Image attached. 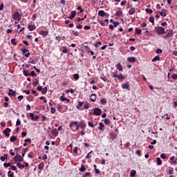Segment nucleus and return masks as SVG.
<instances>
[{
    "instance_id": "obj_1",
    "label": "nucleus",
    "mask_w": 177,
    "mask_h": 177,
    "mask_svg": "<svg viewBox=\"0 0 177 177\" xmlns=\"http://www.w3.org/2000/svg\"><path fill=\"white\" fill-rule=\"evenodd\" d=\"M70 128H71L72 131L75 132V131H78L80 129V125L78 126V122L77 121H73L71 122L69 124Z\"/></svg>"
},
{
    "instance_id": "obj_2",
    "label": "nucleus",
    "mask_w": 177,
    "mask_h": 177,
    "mask_svg": "<svg viewBox=\"0 0 177 177\" xmlns=\"http://www.w3.org/2000/svg\"><path fill=\"white\" fill-rule=\"evenodd\" d=\"M154 31L158 35H162V34L165 33V29L161 26L155 27Z\"/></svg>"
},
{
    "instance_id": "obj_3",
    "label": "nucleus",
    "mask_w": 177,
    "mask_h": 177,
    "mask_svg": "<svg viewBox=\"0 0 177 177\" xmlns=\"http://www.w3.org/2000/svg\"><path fill=\"white\" fill-rule=\"evenodd\" d=\"M13 20H17V21H20L21 20V17L20 16V13L19 12H16L12 16Z\"/></svg>"
},
{
    "instance_id": "obj_4",
    "label": "nucleus",
    "mask_w": 177,
    "mask_h": 177,
    "mask_svg": "<svg viewBox=\"0 0 177 177\" xmlns=\"http://www.w3.org/2000/svg\"><path fill=\"white\" fill-rule=\"evenodd\" d=\"M22 55H24L25 57H30V50L26 48L21 49Z\"/></svg>"
},
{
    "instance_id": "obj_5",
    "label": "nucleus",
    "mask_w": 177,
    "mask_h": 177,
    "mask_svg": "<svg viewBox=\"0 0 177 177\" xmlns=\"http://www.w3.org/2000/svg\"><path fill=\"white\" fill-rule=\"evenodd\" d=\"M93 114L94 115H102V109L100 108H95L93 110Z\"/></svg>"
},
{
    "instance_id": "obj_6",
    "label": "nucleus",
    "mask_w": 177,
    "mask_h": 177,
    "mask_svg": "<svg viewBox=\"0 0 177 177\" xmlns=\"http://www.w3.org/2000/svg\"><path fill=\"white\" fill-rule=\"evenodd\" d=\"M24 158L23 157H21V156L20 155H16L14 157V160L15 161V162H21V161H23Z\"/></svg>"
},
{
    "instance_id": "obj_7",
    "label": "nucleus",
    "mask_w": 177,
    "mask_h": 177,
    "mask_svg": "<svg viewBox=\"0 0 177 177\" xmlns=\"http://www.w3.org/2000/svg\"><path fill=\"white\" fill-rule=\"evenodd\" d=\"M57 109L59 113H64V111H63V105L60 104H57Z\"/></svg>"
},
{
    "instance_id": "obj_8",
    "label": "nucleus",
    "mask_w": 177,
    "mask_h": 177,
    "mask_svg": "<svg viewBox=\"0 0 177 177\" xmlns=\"http://www.w3.org/2000/svg\"><path fill=\"white\" fill-rule=\"evenodd\" d=\"M174 35V30H169V32L164 36V38H170V37H172Z\"/></svg>"
},
{
    "instance_id": "obj_9",
    "label": "nucleus",
    "mask_w": 177,
    "mask_h": 177,
    "mask_svg": "<svg viewBox=\"0 0 177 177\" xmlns=\"http://www.w3.org/2000/svg\"><path fill=\"white\" fill-rule=\"evenodd\" d=\"M30 117L32 121H37L38 120V116L37 115H34V113H30Z\"/></svg>"
},
{
    "instance_id": "obj_10",
    "label": "nucleus",
    "mask_w": 177,
    "mask_h": 177,
    "mask_svg": "<svg viewBox=\"0 0 177 177\" xmlns=\"http://www.w3.org/2000/svg\"><path fill=\"white\" fill-rule=\"evenodd\" d=\"M10 129H9V128H6L3 131V133H4V135H6V136H10V133H9V132H10Z\"/></svg>"
},
{
    "instance_id": "obj_11",
    "label": "nucleus",
    "mask_w": 177,
    "mask_h": 177,
    "mask_svg": "<svg viewBox=\"0 0 177 177\" xmlns=\"http://www.w3.org/2000/svg\"><path fill=\"white\" fill-rule=\"evenodd\" d=\"M136 12V10L135 9V8H131L129 10V15H130V16H132V15H135Z\"/></svg>"
},
{
    "instance_id": "obj_12",
    "label": "nucleus",
    "mask_w": 177,
    "mask_h": 177,
    "mask_svg": "<svg viewBox=\"0 0 177 177\" xmlns=\"http://www.w3.org/2000/svg\"><path fill=\"white\" fill-rule=\"evenodd\" d=\"M127 60L130 63H135V62H136V58L134 57H129L127 58Z\"/></svg>"
},
{
    "instance_id": "obj_13",
    "label": "nucleus",
    "mask_w": 177,
    "mask_h": 177,
    "mask_svg": "<svg viewBox=\"0 0 177 177\" xmlns=\"http://www.w3.org/2000/svg\"><path fill=\"white\" fill-rule=\"evenodd\" d=\"M77 15V12H75V11H72L71 12V16H69L68 17V19H74V17H75V15Z\"/></svg>"
},
{
    "instance_id": "obj_14",
    "label": "nucleus",
    "mask_w": 177,
    "mask_h": 177,
    "mask_svg": "<svg viewBox=\"0 0 177 177\" xmlns=\"http://www.w3.org/2000/svg\"><path fill=\"white\" fill-rule=\"evenodd\" d=\"M115 138H117V133H111V134H110V140H114V139H115Z\"/></svg>"
},
{
    "instance_id": "obj_15",
    "label": "nucleus",
    "mask_w": 177,
    "mask_h": 177,
    "mask_svg": "<svg viewBox=\"0 0 177 177\" xmlns=\"http://www.w3.org/2000/svg\"><path fill=\"white\" fill-rule=\"evenodd\" d=\"M79 127L80 128H81V129H85V128H86V124H85V123L80 122L79 123Z\"/></svg>"
},
{
    "instance_id": "obj_16",
    "label": "nucleus",
    "mask_w": 177,
    "mask_h": 177,
    "mask_svg": "<svg viewBox=\"0 0 177 177\" xmlns=\"http://www.w3.org/2000/svg\"><path fill=\"white\" fill-rule=\"evenodd\" d=\"M28 28L29 31H34V30H35V28H37V27L35 26V25H29L28 26Z\"/></svg>"
},
{
    "instance_id": "obj_17",
    "label": "nucleus",
    "mask_w": 177,
    "mask_h": 177,
    "mask_svg": "<svg viewBox=\"0 0 177 177\" xmlns=\"http://www.w3.org/2000/svg\"><path fill=\"white\" fill-rule=\"evenodd\" d=\"M15 95H16V91H13L12 89H10L8 96H15Z\"/></svg>"
},
{
    "instance_id": "obj_18",
    "label": "nucleus",
    "mask_w": 177,
    "mask_h": 177,
    "mask_svg": "<svg viewBox=\"0 0 177 177\" xmlns=\"http://www.w3.org/2000/svg\"><path fill=\"white\" fill-rule=\"evenodd\" d=\"M116 68H117V70H118V71H122V65H121L120 63H118L116 65Z\"/></svg>"
},
{
    "instance_id": "obj_19",
    "label": "nucleus",
    "mask_w": 177,
    "mask_h": 177,
    "mask_svg": "<svg viewBox=\"0 0 177 177\" xmlns=\"http://www.w3.org/2000/svg\"><path fill=\"white\" fill-rule=\"evenodd\" d=\"M1 161H5V160H8V154L5 153L4 156L0 157Z\"/></svg>"
},
{
    "instance_id": "obj_20",
    "label": "nucleus",
    "mask_w": 177,
    "mask_h": 177,
    "mask_svg": "<svg viewBox=\"0 0 177 177\" xmlns=\"http://www.w3.org/2000/svg\"><path fill=\"white\" fill-rule=\"evenodd\" d=\"M98 15L101 17H104L106 12L104 10H100L98 12Z\"/></svg>"
},
{
    "instance_id": "obj_21",
    "label": "nucleus",
    "mask_w": 177,
    "mask_h": 177,
    "mask_svg": "<svg viewBox=\"0 0 177 177\" xmlns=\"http://www.w3.org/2000/svg\"><path fill=\"white\" fill-rule=\"evenodd\" d=\"M44 167H45V163H44V162H41L38 165L39 169H43Z\"/></svg>"
},
{
    "instance_id": "obj_22",
    "label": "nucleus",
    "mask_w": 177,
    "mask_h": 177,
    "mask_svg": "<svg viewBox=\"0 0 177 177\" xmlns=\"http://www.w3.org/2000/svg\"><path fill=\"white\" fill-rule=\"evenodd\" d=\"M91 102H96V94H91Z\"/></svg>"
},
{
    "instance_id": "obj_23",
    "label": "nucleus",
    "mask_w": 177,
    "mask_h": 177,
    "mask_svg": "<svg viewBox=\"0 0 177 177\" xmlns=\"http://www.w3.org/2000/svg\"><path fill=\"white\" fill-rule=\"evenodd\" d=\"M122 89H129V84L128 83L122 84Z\"/></svg>"
},
{
    "instance_id": "obj_24",
    "label": "nucleus",
    "mask_w": 177,
    "mask_h": 177,
    "mask_svg": "<svg viewBox=\"0 0 177 177\" xmlns=\"http://www.w3.org/2000/svg\"><path fill=\"white\" fill-rule=\"evenodd\" d=\"M52 133L55 136H57L59 135V132L57 131V129H54L52 130Z\"/></svg>"
},
{
    "instance_id": "obj_25",
    "label": "nucleus",
    "mask_w": 177,
    "mask_h": 177,
    "mask_svg": "<svg viewBox=\"0 0 177 177\" xmlns=\"http://www.w3.org/2000/svg\"><path fill=\"white\" fill-rule=\"evenodd\" d=\"M10 140L12 143H13V142H15V140H17V138H16V136H12L10 137Z\"/></svg>"
},
{
    "instance_id": "obj_26",
    "label": "nucleus",
    "mask_w": 177,
    "mask_h": 177,
    "mask_svg": "<svg viewBox=\"0 0 177 177\" xmlns=\"http://www.w3.org/2000/svg\"><path fill=\"white\" fill-rule=\"evenodd\" d=\"M99 127L98 129H100V131L103 130V128H104V124L102 122H100L99 123Z\"/></svg>"
},
{
    "instance_id": "obj_27",
    "label": "nucleus",
    "mask_w": 177,
    "mask_h": 177,
    "mask_svg": "<svg viewBox=\"0 0 177 177\" xmlns=\"http://www.w3.org/2000/svg\"><path fill=\"white\" fill-rule=\"evenodd\" d=\"M40 35H43L44 37H46V35H48V31L41 30L40 31Z\"/></svg>"
},
{
    "instance_id": "obj_28",
    "label": "nucleus",
    "mask_w": 177,
    "mask_h": 177,
    "mask_svg": "<svg viewBox=\"0 0 177 177\" xmlns=\"http://www.w3.org/2000/svg\"><path fill=\"white\" fill-rule=\"evenodd\" d=\"M130 175L131 177H135L136 176V170H131L130 172Z\"/></svg>"
},
{
    "instance_id": "obj_29",
    "label": "nucleus",
    "mask_w": 177,
    "mask_h": 177,
    "mask_svg": "<svg viewBox=\"0 0 177 177\" xmlns=\"http://www.w3.org/2000/svg\"><path fill=\"white\" fill-rule=\"evenodd\" d=\"M158 165H161L162 164V160H161V158H157L156 159Z\"/></svg>"
},
{
    "instance_id": "obj_30",
    "label": "nucleus",
    "mask_w": 177,
    "mask_h": 177,
    "mask_svg": "<svg viewBox=\"0 0 177 177\" xmlns=\"http://www.w3.org/2000/svg\"><path fill=\"white\" fill-rule=\"evenodd\" d=\"M48 92V87H44V88L41 89V93L43 95H45Z\"/></svg>"
},
{
    "instance_id": "obj_31",
    "label": "nucleus",
    "mask_w": 177,
    "mask_h": 177,
    "mask_svg": "<svg viewBox=\"0 0 177 177\" xmlns=\"http://www.w3.org/2000/svg\"><path fill=\"white\" fill-rule=\"evenodd\" d=\"M23 74H24V75H25V77H28V76H30V73H28V71H26V70H24V71H23Z\"/></svg>"
},
{
    "instance_id": "obj_32",
    "label": "nucleus",
    "mask_w": 177,
    "mask_h": 177,
    "mask_svg": "<svg viewBox=\"0 0 177 177\" xmlns=\"http://www.w3.org/2000/svg\"><path fill=\"white\" fill-rule=\"evenodd\" d=\"M136 32L138 35H140V34H142V30H140L138 28H136Z\"/></svg>"
},
{
    "instance_id": "obj_33",
    "label": "nucleus",
    "mask_w": 177,
    "mask_h": 177,
    "mask_svg": "<svg viewBox=\"0 0 177 177\" xmlns=\"http://www.w3.org/2000/svg\"><path fill=\"white\" fill-rule=\"evenodd\" d=\"M79 171L80 172H84V171H85V165H82L81 167L79 169Z\"/></svg>"
},
{
    "instance_id": "obj_34",
    "label": "nucleus",
    "mask_w": 177,
    "mask_h": 177,
    "mask_svg": "<svg viewBox=\"0 0 177 177\" xmlns=\"http://www.w3.org/2000/svg\"><path fill=\"white\" fill-rule=\"evenodd\" d=\"M30 75H31V77H33V78H35V77H37V73H35V71H32L30 72Z\"/></svg>"
},
{
    "instance_id": "obj_35",
    "label": "nucleus",
    "mask_w": 177,
    "mask_h": 177,
    "mask_svg": "<svg viewBox=\"0 0 177 177\" xmlns=\"http://www.w3.org/2000/svg\"><path fill=\"white\" fill-rule=\"evenodd\" d=\"M118 80H125V77H124L122 75V74H120V75H118V77H117Z\"/></svg>"
},
{
    "instance_id": "obj_36",
    "label": "nucleus",
    "mask_w": 177,
    "mask_h": 177,
    "mask_svg": "<svg viewBox=\"0 0 177 177\" xmlns=\"http://www.w3.org/2000/svg\"><path fill=\"white\" fill-rule=\"evenodd\" d=\"M106 103H107V100H106V99H104V98L101 99V100H100L101 104H106Z\"/></svg>"
},
{
    "instance_id": "obj_37",
    "label": "nucleus",
    "mask_w": 177,
    "mask_h": 177,
    "mask_svg": "<svg viewBox=\"0 0 177 177\" xmlns=\"http://www.w3.org/2000/svg\"><path fill=\"white\" fill-rule=\"evenodd\" d=\"M122 15V11H118L116 12L115 16L120 17V16H121Z\"/></svg>"
},
{
    "instance_id": "obj_38",
    "label": "nucleus",
    "mask_w": 177,
    "mask_h": 177,
    "mask_svg": "<svg viewBox=\"0 0 177 177\" xmlns=\"http://www.w3.org/2000/svg\"><path fill=\"white\" fill-rule=\"evenodd\" d=\"M158 60H160V56L157 55L152 59V62H158Z\"/></svg>"
},
{
    "instance_id": "obj_39",
    "label": "nucleus",
    "mask_w": 177,
    "mask_h": 177,
    "mask_svg": "<svg viewBox=\"0 0 177 177\" xmlns=\"http://www.w3.org/2000/svg\"><path fill=\"white\" fill-rule=\"evenodd\" d=\"M149 21H150V23H152V26H154V17H149Z\"/></svg>"
},
{
    "instance_id": "obj_40",
    "label": "nucleus",
    "mask_w": 177,
    "mask_h": 177,
    "mask_svg": "<svg viewBox=\"0 0 177 177\" xmlns=\"http://www.w3.org/2000/svg\"><path fill=\"white\" fill-rule=\"evenodd\" d=\"M73 77L77 81V80L80 79V75H78V73H75L73 75Z\"/></svg>"
},
{
    "instance_id": "obj_41",
    "label": "nucleus",
    "mask_w": 177,
    "mask_h": 177,
    "mask_svg": "<svg viewBox=\"0 0 177 177\" xmlns=\"http://www.w3.org/2000/svg\"><path fill=\"white\" fill-rule=\"evenodd\" d=\"M88 127H91V128H93L95 125H93V122L92 121H88Z\"/></svg>"
},
{
    "instance_id": "obj_42",
    "label": "nucleus",
    "mask_w": 177,
    "mask_h": 177,
    "mask_svg": "<svg viewBox=\"0 0 177 177\" xmlns=\"http://www.w3.org/2000/svg\"><path fill=\"white\" fill-rule=\"evenodd\" d=\"M11 44L12 45H15V46L17 45V43H16V39L15 38H13V39H11Z\"/></svg>"
},
{
    "instance_id": "obj_43",
    "label": "nucleus",
    "mask_w": 177,
    "mask_h": 177,
    "mask_svg": "<svg viewBox=\"0 0 177 177\" xmlns=\"http://www.w3.org/2000/svg\"><path fill=\"white\" fill-rule=\"evenodd\" d=\"M50 113H51V114H55V113H56V109L55 107H51Z\"/></svg>"
},
{
    "instance_id": "obj_44",
    "label": "nucleus",
    "mask_w": 177,
    "mask_h": 177,
    "mask_svg": "<svg viewBox=\"0 0 177 177\" xmlns=\"http://www.w3.org/2000/svg\"><path fill=\"white\" fill-rule=\"evenodd\" d=\"M17 166L21 169V168H24V165H21L20 162L17 163Z\"/></svg>"
},
{
    "instance_id": "obj_45",
    "label": "nucleus",
    "mask_w": 177,
    "mask_h": 177,
    "mask_svg": "<svg viewBox=\"0 0 177 177\" xmlns=\"http://www.w3.org/2000/svg\"><path fill=\"white\" fill-rule=\"evenodd\" d=\"M98 23H100V24H101V26H102V27H104V26H106V24H104V21H100V19H97Z\"/></svg>"
},
{
    "instance_id": "obj_46",
    "label": "nucleus",
    "mask_w": 177,
    "mask_h": 177,
    "mask_svg": "<svg viewBox=\"0 0 177 177\" xmlns=\"http://www.w3.org/2000/svg\"><path fill=\"white\" fill-rule=\"evenodd\" d=\"M145 11L147 12V13H153V10H151V8H147L145 9Z\"/></svg>"
},
{
    "instance_id": "obj_47",
    "label": "nucleus",
    "mask_w": 177,
    "mask_h": 177,
    "mask_svg": "<svg viewBox=\"0 0 177 177\" xmlns=\"http://www.w3.org/2000/svg\"><path fill=\"white\" fill-rule=\"evenodd\" d=\"M118 74H117L116 73H112L111 77H113V78H117L118 77Z\"/></svg>"
},
{
    "instance_id": "obj_48",
    "label": "nucleus",
    "mask_w": 177,
    "mask_h": 177,
    "mask_svg": "<svg viewBox=\"0 0 177 177\" xmlns=\"http://www.w3.org/2000/svg\"><path fill=\"white\" fill-rule=\"evenodd\" d=\"M100 45H102V42L98 41V42H97V44H94V46H95V48H99V46H100Z\"/></svg>"
},
{
    "instance_id": "obj_49",
    "label": "nucleus",
    "mask_w": 177,
    "mask_h": 177,
    "mask_svg": "<svg viewBox=\"0 0 177 177\" xmlns=\"http://www.w3.org/2000/svg\"><path fill=\"white\" fill-rule=\"evenodd\" d=\"M72 32L74 34V35H75V37H78V35H80L78 31L73 30Z\"/></svg>"
},
{
    "instance_id": "obj_50",
    "label": "nucleus",
    "mask_w": 177,
    "mask_h": 177,
    "mask_svg": "<svg viewBox=\"0 0 177 177\" xmlns=\"http://www.w3.org/2000/svg\"><path fill=\"white\" fill-rule=\"evenodd\" d=\"M104 122L106 125H109V124H110V120L109 119H104Z\"/></svg>"
},
{
    "instance_id": "obj_51",
    "label": "nucleus",
    "mask_w": 177,
    "mask_h": 177,
    "mask_svg": "<svg viewBox=\"0 0 177 177\" xmlns=\"http://www.w3.org/2000/svg\"><path fill=\"white\" fill-rule=\"evenodd\" d=\"M62 52H63V53H68V50L67 49V48L64 47L62 49Z\"/></svg>"
},
{
    "instance_id": "obj_52",
    "label": "nucleus",
    "mask_w": 177,
    "mask_h": 177,
    "mask_svg": "<svg viewBox=\"0 0 177 177\" xmlns=\"http://www.w3.org/2000/svg\"><path fill=\"white\" fill-rule=\"evenodd\" d=\"M113 27H117L118 26H120V22L115 21V22H113Z\"/></svg>"
},
{
    "instance_id": "obj_53",
    "label": "nucleus",
    "mask_w": 177,
    "mask_h": 177,
    "mask_svg": "<svg viewBox=\"0 0 177 177\" xmlns=\"http://www.w3.org/2000/svg\"><path fill=\"white\" fill-rule=\"evenodd\" d=\"M60 100L62 101V102H66V100H67V98L63 95H62L60 97Z\"/></svg>"
},
{
    "instance_id": "obj_54",
    "label": "nucleus",
    "mask_w": 177,
    "mask_h": 177,
    "mask_svg": "<svg viewBox=\"0 0 177 177\" xmlns=\"http://www.w3.org/2000/svg\"><path fill=\"white\" fill-rule=\"evenodd\" d=\"M84 48H86V50L87 52V53H89L91 50V48L88 47V46H84Z\"/></svg>"
},
{
    "instance_id": "obj_55",
    "label": "nucleus",
    "mask_w": 177,
    "mask_h": 177,
    "mask_svg": "<svg viewBox=\"0 0 177 177\" xmlns=\"http://www.w3.org/2000/svg\"><path fill=\"white\" fill-rule=\"evenodd\" d=\"M12 163H10V162H8V163H4L3 164V166L6 167V168H8V167H10V165H11Z\"/></svg>"
},
{
    "instance_id": "obj_56",
    "label": "nucleus",
    "mask_w": 177,
    "mask_h": 177,
    "mask_svg": "<svg viewBox=\"0 0 177 177\" xmlns=\"http://www.w3.org/2000/svg\"><path fill=\"white\" fill-rule=\"evenodd\" d=\"M83 104H84V102H79V104L76 107L77 109H80V107H82Z\"/></svg>"
},
{
    "instance_id": "obj_57",
    "label": "nucleus",
    "mask_w": 177,
    "mask_h": 177,
    "mask_svg": "<svg viewBox=\"0 0 177 177\" xmlns=\"http://www.w3.org/2000/svg\"><path fill=\"white\" fill-rule=\"evenodd\" d=\"M160 15L162 17H165L167 16V14L162 11L160 12Z\"/></svg>"
},
{
    "instance_id": "obj_58",
    "label": "nucleus",
    "mask_w": 177,
    "mask_h": 177,
    "mask_svg": "<svg viewBox=\"0 0 177 177\" xmlns=\"http://www.w3.org/2000/svg\"><path fill=\"white\" fill-rule=\"evenodd\" d=\"M22 99H24V96H23V95L18 96L19 102H21Z\"/></svg>"
},
{
    "instance_id": "obj_59",
    "label": "nucleus",
    "mask_w": 177,
    "mask_h": 177,
    "mask_svg": "<svg viewBox=\"0 0 177 177\" xmlns=\"http://www.w3.org/2000/svg\"><path fill=\"white\" fill-rule=\"evenodd\" d=\"M100 78L102 80V81H104V82H107V77H106V76H102Z\"/></svg>"
},
{
    "instance_id": "obj_60",
    "label": "nucleus",
    "mask_w": 177,
    "mask_h": 177,
    "mask_svg": "<svg viewBox=\"0 0 177 177\" xmlns=\"http://www.w3.org/2000/svg\"><path fill=\"white\" fill-rule=\"evenodd\" d=\"M92 153V151H90L86 156V159H89L91 158V157H92L91 156H90V154Z\"/></svg>"
},
{
    "instance_id": "obj_61",
    "label": "nucleus",
    "mask_w": 177,
    "mask_h": 177,
    "mask_svg": "<svg viewBox=\"0 0 177 177\" xmlns=\"http://www.w3.org/2000/svg\"><path fill=\"white\" fill-rule=\"evenodd\" d=\"M171 78H173V80H177V74L174 73L172 75Z\"/></svg>"
},
{
    "instance_id": "obj_62",
    "label": "nucleus",
    "mask_w": 177,
    "mask_h": 177,
    "mask_svg": "<svg viewBox=\"0 0 177 177\" xmlns=\"http://www.w3.org/2000/svg\"><path fill=\"white\" fill-rule=\"evenodd\" d=\"M91 176V172H87L82 176V177Z\"/></svg>"
},
{
    "instance_id": "obj_63",
    "label": "nucleus",
    "mask_w": 177,
    "mask_h": 177,
    "mask_svg": "<svg viewBox=\"0 0 177 177\" xmlns=\"http://www.w3.org/2000/svg\"><path fill=\"white\" fill-rule=\"evenodd\" d=\"M24 142H25L26 143H30L31 139H30V138L25 139V140H24Z\"/></svg>"
},
{
    "instance_id": "obj_64",
    "label": "nucleus",
    "mask_w": 177,
    "mask_h": 177,
    "mask_svg": "<svg viewBox=\"0 0 177 177\" xmlns=\"http://www.w3.org/2000/svg\"><path fill=\"white\" fill-rule=\"evenodd\" d=\"M28 100H32V99H34V97H32V95H29L28 97H27Z\"/></svg>"
}]
</instances>
